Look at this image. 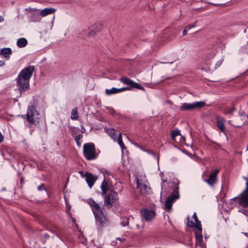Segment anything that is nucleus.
Instances as JSON below:
<instances>
[{
  "label": "nucleus",
  "mask_w": 248,
  "mask_h": 248,
  "mask_svg": "<svg viewBox=\"0 0 248 248\" xmlns=\"http://www.w3.org/2000/svg\"><path fill=\"white\" fill-rule=\"evenodd\" d=\"M87 203L91 207L96 225L100 228L106 227L108 224V220L103 211V207H101L93 199H88Z\"/></svg>",
  "instance_id": "nucleus-1"
},
{
  "label": "nucleus",
  "mask_w": 248,
  "mask_h": 248,
  "mask_svg": "<svg viewBox=\"0 0 248 248\" xmlns=\"http://www.w3.org/2000/svg\"><path fill=\"white\" fill-rule=\"evenodd\" d=\"M34 71V66H29L25 67L20 72L16 79L17 86L21 93L29 90V80Z\"/></svg>",
  "instance_id": "nucleus-2"
},
{
  "label": "nucleus",
  "mask_w": 248,
  "mask_h": 248,
  "mask_svg": "<svg viewBox=\"0 0 248 248\" xmlns=\"http://www.w3.org/2000/svg\"><path fill=\"white\" fill-rule=\"evenodd\" d=\"M119 80L124 84L129 85V87H125L119 89L113 87L110 89H106L105 93L107 95H110L112 94L118 93L125 91L130 90L131 88L144 90V88L139 83L135 82L133 80L126 77H122L119 79Z\"/></svg>",
  "instance_id": "nucleus-3"
},
{
  "label": "nucleus",
  "mask_w": 248,
  "mask_h": 248,
  "mask_svg": "<svg viewBox=\"0 0 248 248\" xmlns=\"http://www.w3.org/2000/svg\"><path fill=\"white\" fill-rule=\"evenodd\" d=\"M83 152L84 157L88 160L96 159L99 153V151H97L95 145L92 142L86 143L83 145Z\"/></svg>",
  "instance_id": "nucleus-4"
},
{
  "label": "nucleus",
  "mask_w": 248,
  "mask_h": 248,
  "mask_svg": "<svg viewBox=\"0 0 248 248\" xmlns=\"http://www.w3.org/2000/svg\"><path fill=\"white\" fill-rule=\"evenodd\" d=\"M26 117L29 122V127L39 122V113L34 106L31 105L28 107Z\"/></svg>",
  "instance_id": "nucleus-5"
},
{
  "label": "nucleus",
  "mask_w": 248,
  "mask_h": 248,
  "mask_svg": "<svg viewBox=\"0 0 248 248\" xmlns=\"http://www.w3.org/2000/svg\"><path fill=\"white\" fill-rule=\"evenodd\" d=\"M179 198V187L178 186H175L173 189L172 194L167 198L165 201L164 209L167 212L170 211L172 209L173 203Z\"/></svg>",
  "instance_id": "nucleus-6"
},
{
  "label": "nucleus",
  "mask_w": 248,
  "mask_h": 248,
  "mask_svg": "<svg viewBox=\"0 0 248 248\" xmlns=\"http://www.w3.org/2000/svg\"><path fill=\"white\" fill-rule=\"evenodd\" d=\"M206 103L204 101L195 102L192 103H183L180 107L181 110H191L197 108H201L204 107Z\"/></svg>",
  "instance_id": "nucleus-7"
},
{
  "label": "nucleus",
  "mask_w": 248,
  "mask_h": 248,
  "mask_svg": "<svg viewBox=\"0 0 248 248\" xmlns=\"http://www.w3.org/2000/svg\"><path fill=\"white\" fill-rule=\"evenodd\" d=\"M117 200V193L114 191H110L105 198V203L108 208H110Z\"/></svg>",
  "instance_id": "nucleus-8"
},
{
  "label": "nucleus",
  "mask_w": 248,
  "mask_h": 248,
  "mask_svg": "<svg viewBox=\"0 0 248 248\" xmlns=\"http://www.w3.org/2000/svg\"><path fill=\"white\" fill-rule=\"evenodd\" d=\"M219 170L218 169H215L212 171L209 175V178L207 179L204 180L208 185L211 186H214L217 182V174Z\"/></svg>",
  "instance_id": "nucleus-9"
},
{
  "label": "nucleus",
  "mask_w": 248,
  "mask_h": 248,
  "mask_svg": "<svg viewBox=\"0 0 248 248\" xmlns=\"http://www.w3.org/2000/svg\"><path fill=\"white\" fill-rule=\"evenodd\" d=\"M142 217L146 221H149L153 219L155 216L156 213L154 210L144 209L140 211Z\"/></svg>",
  "instance_id": "nucleus-10"
},
{
  "label": "nucleus",
  "mask_w": 248,
  "mask_h": 248,
  "mask_svg": "<svg viewBox=\"0 0 248 248\" xmlns=\"http://www.w3.org/2000/svg\"><path fill=\"white\" fill-rule=\"evenodd\" d=\"M195 223L192 221H189V217H187V225L189 227H195L198 229V231H202V227L201 221L198 220L196 213H194L192 216Z\"/></svg>",
  "instance_id": "nucleus-11"
},
{
  "label": "nucleus",
  "mask_w": 248,
  "mask_h": 248,
  "mask_svg": "<svg viewBox=\"0 0 248 248\" xmlns=\"http://www.w3.org/2000/svg\"><path fill=\"white\" fill-rule=\"evenodd\" d=\"M84 177H85V180L90 188L92 187L95 182L97 179V176L89 172H86L84 174Z\"/></svg>",
  "instance_id": "nucleus-12"
},
{
  "label": "nucleus",
  "mask_w": 248,
  "mask_h": 248,
  "mask_svg": "<svg viewBox=\"0 0 248 248\" xmlns=\"http://www.w3.org/2000/svg\"><path fill=\"white\" fill-rule=\"evenodd\" d=\"M195 233L196 246L200 248H206V246L203 242L202 231H198Z\"/></svg>",
  "instance_id": "nucleus-13"
},
{
  "label": "nucleus",
  "mask_w": 248,
  "mask_h": 248,
  "mask_svg": "<svg viewBox=\"0 0 248 248\" xmlns=\"http://www.w3.org/2000/svg\"><path fill=\"white\" fill-rule=\"evenodd\" d=\"M137 187L140 189L141 194L146 195L150 193V187L146 184L140 182L138 180H137Z\"/></svg>",
  "instance_id": "nucleus-14"
},
{
  "label": "nucleus",
  "mask_w": 248,
  "mask_h": 248,
  "mask_svg": "<svg viewBox=\"0 0 248 248\" xmlns=\"http://www.w3.org/2000/svg\"><path fill=\"white\" fill-rule=\"evenodd\" d=\"M243 195L239 198L238 203L243 207H248V193L246 192L242 193Z\"/></svg>",
  "instance_id": "nucleus-15"
},
{
  "label": "nucleus",
  "mask_w": 248,
  "mask_h": 248,
  "mask_svg": "<svg viewBox=\"0 0 248 248\" xmlns=\"http://www.w3.org/2000/svg\"><path fill=\"white\" fill-rule=\"evenodd\" d=\"M29 18L30 20L33 22H39L41 20V16L40 15V12H39V11H35L31 14H30Z\"/></svg>",
  "instance_id": "nucleus-16"
},
{
  "label": "nucleus",
  "mask_w": 248,
  "mask_h": 248,
  "mask_svg": "<svg viewBox=\"0 0 248 248\" xmlns=\"http://www.w3.org/2000/svg\"><path fill=\"white\" fill-rule=\"evenodd\" d=\"M12 54V49L9 47L3 48L0 50V55L2 56L6 60H9Z\"/></svg>",
  "instance_id": "nucleus-17"
},
{
  "label": "nucleus",
  "mask_w": 248,
  "mask_h": 248,
  "mask_svg": "<svg viewBox=\"0 0 248 248\" xmlns=\"http://www.w3.org/2000/svg\"><path fill=\"white\" fill-rule=\"evenodd\" d=\"M56 9L53 8H46L40 11V15L42 17H45L48 15L54 14Z\"/></svg>",
  "instance_id": "nucleus-18"
},
{
  "label": "nucleus",
  "mask_w": 248,
  "mask_h": 248,
  "mask_svg": "<svg viewBox=\"0 0 248 248\" xmlns=\"http://www.w3.org/2000/svg\"><path fill=\"white\" fill-rule=\"evenodd\" d=\"M241 119L242 122L238 124L234 125V126L237 127H240L243 124H244L248 121V115L245 114H240L238 117L236 118V120L238 121Z\"/></svg>",
  "instance_id": "nucleus-19"
},
{
  "label": "nucleus",
  "mask_w": 248,
  "mask_h": 248,
  "mask_svg": "<svg viewBox=\"0 0 248 248\" xmlns=\"http://www.w3.org/2000/svg\"><path fill=\"white\" fill-rule=\"evenodd\" d=\"M100 188L101 189V195L102 196H104L106 194L108 190V183L105 180V179L103 180L102 182L101 186H100Z\"/></svg>",
  "instance_id": "nucleus-20"
},
{
  "label": "nucleus",
  "mask_w": 248,
  "mask_h": 248,
  "mask_svg": "<svg viewBox=\"0 0 248 248\" xmlns=\"http://www.w3.org/2000/svg\"><path fill=\"white\" fill-rule=\"evenodd\" d=\"M225 120L223 118H221L220 120H218L217 122V126L219 130L224 133L225 131V127L224 126V122Z\"/></svg>",
  "instance_id": "nucleus-21"
},
{
  "label": "nucleus",
  "mask_w": 248,
  "mask_h": 248,
  "mask_svg": "<svg viewBox=\"0 0 248 248\" xmlns=\"http://www.w3.org/2000/svg\"><path fill=\"white\" fill-rule=\"evenodd\" d=\"M28 44V41L25 38H21L18 39L16 42L17 46L20 48L24 47Z\"/></svg>",
  "instance_id": "nucleus-22"
},
{
  "label": "nucleus",
  "mask_w": 248,
  "mask_h": 248,
  "mask_svg": "<svg viewBox=\"0 0 248 248\" xmlns=\"http://www.w3.org/2000/svg\"><path fill=\"white\" fill-rule=\"evenodd\" d=\"M78 117V110L77 108H74L71 111V119L72 120H77Z\"/></svg>",
  "instance_id": "nucleus-23"
},
{
  "label": "nucleus",
  "mask_w": 248,
  "mask_h": 248,
  "mask_svg": "<svg viewBox=\"0 0 248 248\" xmlns=\"http://www.w3.org/2000/svg\"><path fill=\"white\" fill-rule=\"evenodd\" d=\"M117 141H118V143L119 144V145L120 146L122 151H123V150L124 149H125V145L123 141V140H122V134L121 133H120L118 135V137L117 138Z\"/></svg>",
  "instance_id": "nucleus-24"
},
{
  "label": "nucleus",
  "mask_w": 248,
  "mask_h": 248,
  "mask_svg": "<svg viewBox=\"0 0 248 248\" xmlns=\"http://www.w3.org/2000/svg\"><path fill=\"white\" fill-rule=\"evenodd\" d=\"M82 138L83 135L82 134H79L75 137V141L77 145L79 147H81Z\"/></svg>",
  "instance_id": "nucleus-25"
},
{
  "label": "nucleus",
  "mask_w": 248,
  "mask_h": 248,
  "mask_svg": "<svg viewBox=\"0 0 248 248\" xmlns=\"http://www.w3.org/2000/svg\"><path fill=\"white\" fill-rule=\"evenodd\" d=\"M180 135V131L179 130H174L171 132V138L175 140V137Z\"/></svg>",
  "instance_id": "nucleus-26"
},
{
  "label": "nucleus",
  "mask_w": 248,
  "mask_h": 248,
  "mask_svg": "<svg viewBox=\"0 0 248 248\" xmlns=\"http://www.w3.org/2000/svg\"><path fill=\"white\" fill-rule=\"evenodd\" d=\"M235 108L234 107L228 108L224 110V113L225 114H231L233 112Z\"/></svg>",
  "instance_id": "nucleus-27"
},
{
  "label": "nucleus",
  "mask_w": 248,
  "mask_h": 248,
  "mask_svg": "<svg viewBox=\"0 0 248 248\" xmlns=\"http://www.w3.org/2000/svg\"><path fill=\"white\" fill-rule=\"evenodd\" d=\"M240 51L243 53H246L248 54V42H247V44L241 47Z\"/></svg>",
  "instance_id": "nucleus-28"
},
{
  "label": "nucleus",
  "mask_w": 248,
  "mask_h": 248,
  "mask_svg": "<svg viewBox=\"0 0 248 248\" xmlns=\"http://www.w3.org/2000/svg\"><path fill=\"white\" fill-rule=\"evenodd\" d=\"M25 10L29 12L30 14H31L33 12H34L35 11H39V9H38L36 8H32L31 7H28L25 9Z\"/></svg>",
  "instance_id": "nucleus-29"
},
{
  "label": "nucleus",
  "mask_w": 248,
  "mask_h": 248,
  "mask_svg": "<svg viewBox=\"0 0 248 248\" xmlns=\"http://www.w3.org/2000/svg\"><path fill=\"white\" fill-rule=\"evenodd\" d=\"M243 179L246 180L247 182L246 184V187L245 190L243 191V193L246 192L248 193V177H243Z\"/></svg>",
  "instance_id": "nucleus-30"
},
{
  "label": "nucleus",
  "mask_w": 248,
  "mask_h": 248,
  "mask_svg": "<svg viewBox=\"0 0 248 248\" xmlns=\"http://www.w3.org/2000/svg\"><path fill=\"white\" fill-rule=\"evenodd\" d=\"M109 134L111 138L114 140H115V138H116V134L113 130H110V132H109Z\"/></svg>",
  "instance_id": "nucleus-31"
},
{
  "label": "nucleus",
  "mask_w": 248,
  "mask_h": 248,
  "mask_svg": "<svg viewBox=\"0 0 248 248\" xmlns=\"http://www.w3.org/2000/svg\"><path fill=\"white\" fill-rule=\"evenodd\" d=\"M37 189L39 191L42 190H46V188L44 184H42L40 186H39L37 187Z\"/></svg>",
  "instance_id": "nucleus-32"
},
{
  "label": "nucleus",
  "mask_w": 248,
  "mask_h": 248,
  "mask_svg": "<svg viewBox=\"0 0 248 248\" xmlns=\"http://www.w3.org/2000/svg\"><path fill=\"white\" fill-rule=\"evenodd\" d=\"M108 112L112 115H114L116 114V111L112 108H108Z\"/></svg>",
  "instance_id": "nucleus-33"
},
{
  "label": "nucleus",
  "mask_w": 248,
  "mask_h": 248,
  "mask_svg": "<svg viewBox=\"0 0 248 248\" xmlns=\"http://www.w3.org/2000/svg\"><path fill=\"white\" fill-rule=\"evenodd\" d=\"M223 62V60H220L217 62L215 65V68L217 69V68L219 67L221 64H222Z\"/></svg>",
  "instance_id": "nucleus-34"
},
{
  "label": "nucleus",
  "mask_w": 248,
  "mask_h": 248,
  "mask_svg": "<svg viewBox=\"0 0 248 248\" xmlns=\"http://www.w3.org/2000/svg\"><path fill=\"white\" fill-rule=\"evenodd\" d=\"M43 237H44L45 240H42V242L43 243H45L46 242V239H48L49 238V235L47 233H44L43 234Z\"/></svg>",
  "instance_id": "nucleus-35"
},
{
  "label": "nucleus",
  "mask_w": 248,
  "mask_h": 248,
  "mask_svg": "<svg viewBox=\"0 0 248 248\" xmlns=\"http://www.w3.org/2000/svg\"><path fill=\"white\" fill-rule=\"evenodd\" d=\"M195 26H196V25L195 24L188 25L186 27V30H189L191 29L192 28L195 27Z\"/></svg>",
  "instance_id": "nucleus-36"
},
{
  "label": "nucleus",
  "mask_w": 248,
  "mask_h": 248,
  "mask_svg": "<svg viewBox=\"0 0 248 248\" xmlns=\"http://www.w3.org/2000/svg\"><path fill=\"white\" fill-rule=\"evenodd\" d=\"M95 32L93 31H92L89 32L88 34V36H92L95 34Z\"/></svg>",
  "instance_id": "nucleus-37"
},
{
  "label": "nucleus",
  "mask_w": 248,
  "mask_h": 248,
  "mask_svg": "<svg viewBox=\"0 0 248 248\" xmlns=\"http://www.w3.org/2000/svg\"><path fill=\"white\" fill-rule=\"evenodd\" d=\"M187 34V30L185 28L183 31V35L184 36L186 35Z\"/></svg>",
  "instance_id": "nucleus-38"
},
{
  "label": "nucleus",
  "mask_w": 248,
  "mask_h": 248,
  "mask_svg": "<svg viewBox=\"0 0 248 248\" xmlns=\"http://www.w3.org/2000/svg\"><path fill=\"white\" fill-rule=\"evenodd\" d=\"M5 62L3 61H0V66L4 65Z\"/></svg>",
  "instance_id": "nucleus-39"
},
{
  "label": "nucleus",
  "mask_w": 248,
  "mask_h": 248,
  "mask_svg": "<svg viewBox=\"0 0 248 248\" xmlns=\"http://www.w3.org/2000/svg\"><path fill=\"white\" fill-rule=\"evenodd\" d=\"M4 21V18L2 16H0V23Z\"/></svg>",
  "instance_id": "nucleus-40"
},
{
  "label": "nucleus",
  "mask_w": 248,
  "mask_h": 248,
  "mask_svg": "<svg viewBox=\"0 0 248 248\" xmlns=\"http://www.w3.org/2000/svg\"><path fill=\"white\" fill-rule=\"evenodd\" d=\"M72 220L74 223H75L76 222V219L74 217H72Z\"/></svg>",
  "instance_id": "nucleus-41"
},
{
  "label": "nucleus",
  "mask_w": 248,
  "mask_h": 248,
  "mask_svg": "<svg viewBox=\"0 0 248 248\" xmlns=\"http://www.w3.org/2000/svg\"><path fill=\"white\" fill-rule=\"evenodd\" d=\"M81 132H82V133H84L85 132V129L84 128V127L83 126H82Z\"/></svg>",
  "instance_id": "nucleus-42"
},
{
  "label": "nucleus",
  "mask_w": 248,
  "mask_h": 248,
  "mask_svg": "<svg viewBox=\"0 0 248 248\" xmlns=\"http://www.w3.org/2000/svg\"><path fill=\"white\" fill-rule=\"evenodd\" d=\"M20 182L21 183H23V179L22 177L20 178Z\"/></svg>",
  "instance_id": "nucleus-43"
},
{
  "label": "nucleus",
  "mask_w": 248,
  "mask_h": 248,
  "mask_svg": "<svg viewBox=\"0 0 248 248\" xmlns=\"http://www.w3.org/2000/svg\"><path fill=\"white\" fill-rule=\"evenodd\" d=\"M79 173H80L81 175L83 174V172L82 171H79Z\"/></svg>",
  "instance_id": "nucleus-44"
},
{
  "label": "nucleus",
  "mask_w": 248,
  "mask_h": 248,
  "mask_svg": "<svg viewBox=\"0 0 248 248\" xmlns=\"http://www.w3.org/2000/svg\"><path fill=\"white\" fill-rule=\"evenodd\" d=\"M237 198V197H235L233 199H232V200H236V199Z\"/></svg>",
  "instance_id": "nucleus-45"
},
{
  "label": "nucleus",
  "mask_w": 248,
  "mask_h": 248,
  "mask_svg": "<svg viewBox=\"0 0 248 248\" xmlns=\"http://www.w3.org/2000/svg\"><path fill=\"white\" fill-rule=\"evenodd\" d=\"M162 181H163V182H166V181H167V180H166V179H165V180H163Z\"/></svg>",
  "instance_id": "nucleus-46"
},
{
  "label": "nucleus",
  "mask_w": 248,
  "mask_h": 248,
  "mask_svg": "<svg viewBox=\"0 0 248 248\" xmlns=\"http://www.w3.org/2000/svg\"><path fill=\"white\" fill-rule=\"evenodd\" d=\"M214 5H216V6H218L219 4H215Z\"/></svg>",
  "instance_id": "nucleus-47"
},
{
  "label": "nucleus",
  "mask_w": 248,
  "mask_h": 248,
  "mask_svg": "<svg viewBox=\"0 0 248 248\" xmlns=\"http://www.w3.org/2000/svg\"><path fill=\"white\" fill-rule=\"evenodd\" d=\"M117 239H118V240H120V241H121V239L120 238H117Z\"/></svg>",
  "instance_id": "nucleus-48"
},
{
  "label": "nucleus",
  "mask_w": 248,
  "mask_h": 248,
  "mask_svg": "<svg viewBox=\"0 0 248 248\" xmlns=\"http://www.w3.org/2000/svg\"><path fill=\"white\" fill-rule=\"evenodd\" d=\"M246 31V30H244V32H245Z\"/></svg>",
  "instance_id": "nucleus-49"
}]
</instances>
